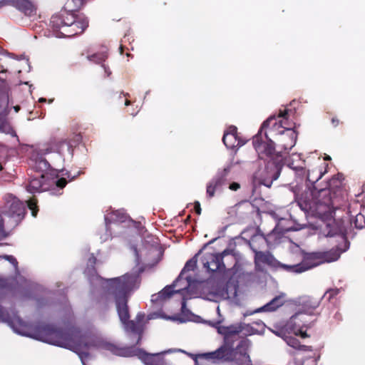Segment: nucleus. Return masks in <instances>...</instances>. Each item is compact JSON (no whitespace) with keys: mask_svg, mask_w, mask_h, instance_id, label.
I'll return each mask as SVG.
<instances>
[{"mask_svg":"<svg viewBox=\"0 0 365 365\" xmlns=\"http://www.w3.org/2000/svg\"><path fill=\"white\" fill-rule=\"evenodd\" d=\"M289 109L280 110L277 120L275 116L268 118L262 124L258 133L253 138V146L259 155H264L269 158L264 170L260 175L259 182L266 187H270L273 181L278 179L281 170L284 165L282 151L275 150L274 143L269 135H281L286 129L292 126L288 121Z\"/></svg>","mask_w":365,"mask_h":365,"instance_id":"obj_1","label":"nucleus"},{"mask_svg":"<svg viewBox=\"0 0 365 365\" xmlns=\"http://www.w3.org/2000/svg\"><path fill=\"white\" fill-rule=\"evenodd\" d=\"M9 325L15 332L21 335L30 336L76 352L83 365H86L84 358L88 356V353L83 351V349L91 346L102 347L119 356L130 355L128 350L117 349L114 345L108 343H97L93 339H81L76 334L63 332L52 325H40L34 331H30L29 327L19 317L9 322Z\"/></svg>","mask_w":365,"mask_h":365,"instance_id":"obj_2","label":"nucleus"},{"mask_svg":"<svg viewBox=\"0 0 365 365\" xmlns=\"http://www.w3.org/2000/svg\"><path fill=\"white\" fill-rule=\"evenodd\" d=\"M110 292L114 295L119 318L125 329L133 334L138 335L136 344L141 339V329L133 321H128L129 314L127 306L129 293L136 289L139 284L138 276L136 274H126L120 277L111 279Z\"/></svg>","mask_w":365,"mask_h":365,"instance_id":"obj_3","label":"nucleus"},{"mask_svg":"<svg viewBox=\"0 0 365 365\" xmlns=\"http://www.w3.org/2000/svg\"><path fill=\"white\" fill-rule=\"evenodd\" d=\"M50 24L57 37H73L85 31L88 20L84 15L59 13L51 16Z\"/></svg>","mask_w":365,"mask_h":365,"instance_id":"obj_4","label":"nucleus"},{"mask_svg":"<svg viewBox=\"0 0 365 365\" xmlns=\"http://www.w3.org/2000/svg\"><path fill=\"white\" fill-rule=\"evenodd\" d=\"M344 248L337 247L334 249H331L329 251L310 253L308 255L305 262L297 264L296 267L299 269H296V271L304 272L324 262L329 263L336 261L340 257L341 254L349 248V243L345 240H344Z\"/></svg>","mask_w":365,"mask_h":365,"instance_id":"obj_5","label":"nucleus"},{"mask_svg":"<svg viewBox=\"0 0 365 365\" xmlns=\"http://www.w3.org/2000/svg\"><path fill=\"white\" fill-rule=\"evenodd\" d=\"M232 165H229L222 170H218L215 175L207 183L206 194L209 198L214 197L216 191L227 185Z\"/></svg>","mask_w":365,"mask_h":365,"instance_id":"obj_6","label":"nucleus"},{"mask_svg":"<svg viewBox=\"0 0 365 365\" xmlns=\"http://www.w3.org/2000/svg\"><path fill=\"white\" fill-rule=\"evenodd\" d=\"M7 5L15 7L26 16L36 14V6L31 0H0V9Z\"/></svg>","mask_w":365,"mask_h":365,"instance_id":"obj_7","label":"nucleus"},{"mask_svg":"<svg viewBox=\"0 0 365 365\" xmlns=\"http://www.w3.org/2000/svg\"><path fill=\"white\" fill-rule=\"evenodd\" d=\"M344 178L342 173L334 175L328 182L327 189L330 190L334 198L339 202L347 196V192L344 182Z\"/></svg>","mask_w":365,"mask_h":365,"instance_id":"obj_8","label":"nucleus"},{"mask_svg":"<svg viewBox=\"0 0 365 365\" xmlns=\"http://www.w3.org/2000/svg\"><path fill=\"white\" fill-rule=\"evenodd\" d=\"M217 329V332L224 336V345L234 351L233 344L243 327L240 324H235L229 327L218 326Z\"/></svg>","mask_w":365,"mask_h":365,"instance_id":"obj_9","label":"nucleus"},{"mask_svg":"<svg viewBox=\"0 0 365 365\" xmlns=\"http://www.w3.org/2000/svg\"><path fill=\"white\" fill-rule=\"evenodd\" d=\"M251 345V342L247 339H242L237 346L235 350V359L237 365H253L247 350Z\"/></svg>","mask_w":365,"mask_h":365,"instance_id":"obj_10","label":"nucleus"},{"mask_svg":"<svg viewBox=\"0 0 365 365\" xmlns=\"http://www.w3.org/2000/svg\"><path fill=\"white\" fill-rule=\"evenodd\" d=\"M297 134L294 130L290 126L289 128L279 135L277 139V145L284 151L288 152L296 144Z\"/></svg>","mask_w":365,"mask_h":365,"instance_id":"obj_11","label":"nucleus"},{"mask_svg":"<svg viewBox=\"0 0 365 365\" xmlns=\"http://www.w3.org/2000/svg\"><path fill=\"white\" fill-rule=\"evenodd\" d=\"M226 255V251L222 254H206L202 259L204 267L211 272H215L224 267L222 262L223 255Z\"/></svg>","mask_w":365,"mask_h":365,"instance_id":"obj_12","label":"nucleus"},{"mask_svg":"<svg viewBox=\"0 0 365 365\" xmlns=\"http://www.w3.org/2000/svg\"><path fill=\"white\" fill-rule=\"evenodd\" d=\"M314 205H333L339 202L327 187L318 190L314 187Z\"/></svg>","mask_w":365,"mask_h":365,"instance_id":"obj_13","label":"nucleus"},{"mask_svg":"<svg viewBox=\"0 0 365 365\" xmlns=\"http://www.w3.org/2000/svg\"><path fill=\"white\" fill-rule=\"evenodd\" d=\"M308 219L319 218L322 221L331 220L332 218V212L322 211L319 208L321 207H299Z\"/></svg>","mask_w":365,"mask_h":365,"instance_id":"obj_14","label":"nucleus"},{"mask_svg":"<svg viewBox=\"0 0 365 365\" xmlns=\"http://www.w3.org/2000/svg\"><path fill=\"white\" fill-rule=\"evenodd\" d=\"M48 177H46L41 174L39 177L32 178L29 185L26 186V190L29 192H41L46 191L48 188L49 183L46 181L48 180Z\"/></svg>","mask_w":365,"mask_h":365,"instance_id":"obj_15","label":"nucleus"},{"mask_svg":"<svg viewBox=\"0 0 365 365\" xmlns=\"http://www.w3.org/2000/svg\"><path fill=\"white\" fill-rule=\"evenodd\" d=\"M234 352L232 349L227 347L225 345H222L215 351L205 353L203 356L206 359H223L225 361H231L232 354Z\"/></svg>","mask_w":365,"mask_h":365,"instance_id":"obj_16","label":"nucleus"},{"mask_svg":"<svg viewBox=\"0 0 365 365\" xmlns=\"http://www.w3.org/2000/svg\"><path fill=\"white\" fill-rule=\"evenodd\" d=\"M327 168L328 164L322 163L319 165L309 169L307 174V180L312 185L314 184L327 172Z\"/></svg>","mask_w":365,"mask_h":365,"instance_id":"obj_17","label":"nucleus"},{"mask_svg":"<svg viewBox=\"0 0 365 365\" xmlns=\"http://www.w3.org/2000/svg\"><path fill=\"white\" fill-rule=\"evenodd\" d=\"M314 187H307L300 194L295 195V201L297 205H314Z\"/></svg>","mask_w":365,"mask_h":365,"instance_id":"obj_18","label":"nucleus"},{"mask_svg":"<svg viewBox=\"0 0 365 365\" xmlns=\"http://www.w3.org/2000/svg\"><path fill=\"white\" fill-rule=\"evenodd\" d=\"M284 297L285 294H281L279 296L274 297L264 306L256 309L253 313L275 311L277 308L282 307L284 304Z\"/></svg>","mask_w":365,"mask_h":365,"instance_id":"obj_19","label":"nucleus"},{"mask_svg":"<svg viewBox=\"0 0 365 365\" xmlns=\"http://www.w3.org/2000/svg\"><path fill=\"white\" fill-rule=\"evenodd\" d=\"M176 282H174L171 286L165 287L162 291L151 296V302L154 303H160L163 301L170 299L174 293H178L179 291H174L173 287H175Z\"/></svg>","mask_w":365,"mask_h":365,"instance_id":"obj_20","label":"nucleus"},{"mask_svg":"<svg viewBox=\"0 0 365 365\" xmlns=\"http://www.w3.org/2000/svg\"><path fill=\"white\" fill-rule=\"evenodd\" d=\"M84 0H67L64 4L63 9L60 13H66L67 14L76 15L83 6Z\"/></svg>","mask_w":365,"mask_h":365,"instance_id":"obj_21","label":"nucleus"},{"mask_svg":"<svg viewBox=\"0 0 365 365\" xmlns=\"http://www.w3.org/2000/svg\"><path fill=\"white\" fill-rule=\"evenodd\" d=\"M9 112V93L0 89V120L5 118Z\"/></svg>","mask_w":365,"mask_h":365,"instance_id":"obj_22","label":"nucleus"},{"mask_svg":"<svg viewBox=\"0 0 365 365\" xmlns=\"http://www.w3.org/2000/svg\"><path fill=\"white\" fill-rule=\"evenodd\" d=\"M239 137L224 134L222 137V142L227 148L232 149L235 147H240L244 145V143L238 140Z\"/></svg>","mask_w":365,"mask_h":365,"instance_id":"obj_23","label":"nucleus"},{"mask_svg":"<svg viewBox=\"0 0 365 365\" xmlns=\"http://www.w3.org/2000/svg\"><path fill=\"white\" fill-rule=\"evenodd\" d=\"M82 140V136L80 133H73L72 136L65 138L60 141L61 145L66 144L69 148L76 147Z\"/></svg>","mask_w":365,"mask_h":365,"instance_id":"obj_24","label":"nucleus"},{"mask_svg":"<svg viewBox=\"0 0 365 365\" xmlns=\"http://www.w3.org/2000/svg\"><path fill=\"white\" fill-rule=\"evenodd\" d=\"M9 134L11 136H16L15 130L11 127V124L5 120L4 118L0 120V133Z\"/></svg>","mask_w":365,"mask_h":365,"instance_id":"obj_25","label":"nucleus"},{"mask_svg":"<svg viewBox=\"0 0 365 365\" xmlns=\"http://www.w3.org/2000/svg\"><path fill=\"white\" fill-rule=\"evenodd\" d=\"M287 344L289 346H290L294 349H299V350L309 351H312V349L311 346H307L306 345H301L299 341L295 338L287 339Z\"/></svg>","mask_w":365,"mask_h":365,"instance_id":"obj_26","label":"nucleus"},{"mask_svg":"<svg viewBox=\"0 0 365 365\" xmlns=\"http://www.w3.org/2000/svg\"><path fill=\"white\" fill-rule=\"evenodd\" d=\"M201 252V250L197 254L195 255L192 259H190V260H188L183 269L182 270L179 277L177 279V280L175 282H177L179 278L183 274L184 272H188V271H191V270H194L195 267H196L197 265V255L200 254V252Z\"/></svg>","mask_w":365,"mask_h":365,"instance_id":"obj_27","label":"nucleus"},{"mask_svg":"<svg viewBox=\"0 0 365 365\" xmlns=\"http://www.w3.org/2000/svg\"><path fill=\"white\" fill-rule=\"evenodd\" d=\"M5 205H22V202L11 193H6L4 196Z\"/></svg>","mask_w":365,"mask_h":365,"instance_id":"obj_28","label":"nucleus"},{"mask_svg":"<svg viewBox=\"0 0 365 365\" xmlns=\"http://www.w3.org/2000/svg\"><path fill=\"white\" fill-rule=\"evenodd\" d=\"M128 218L122 210H115L113 212L110 219L113 221L123 222Z\"/></svg>","mask_w":365,"mask_h":365,"instance_id":"obj_29","label":"nucleus"},{"mask_svg":"<svg viewBox=\"0 0 365 365\" xmlns=\"http://www.w3.org/2000/svg\"><path fill=\"white\" fill-rule=\"evenodd\" d=\"M354 203H359L365 206V185H363V190L361 193L355 195Z\"/></svg>","mask_w":365,"mask_h":365,"instance_id":"obj_30","label":"nucleus"},{"mask_svg":"<svg viewBox=\"0 0 365 365\" xmlns=\"http://www.w3.org/2000/svg\"><path fill=\"white\" fill-rule=\"evenodd\" d=\"M255 259L256 262H267L269 260V257L267 255L262 252H255Z\"/></svg>","mask_w":365,"mask_h":365,"instance_id":"obj_31","label":"nucleus"},{"mask_svg":"<svg viewBox=\"0 0 365 365\" xmlns=\"http://www.w3.org/2000/svg\"><path fill=\"white\" fill-rule=\"evenodd\" d=\"M90 61H93L96 63H100L104 61L106 56L103 53L93 54L88 57Z\"/></svg>","mask_w":365,"mask_h":365,"instance_id":"obj_32","label":"nucleus"},{"mask_svg":"<svg viewBox=\"0 0 365 365\" xmlns=\"http://www.w3.org/2000/svg\"><path fill=\"white\" fill-rule=\"evenodd\" d=\"M132 222L134 224L135 228L138 230V234L145 238L146 236L145 234L147 232V230L145 229L144 226L141 225V222L132 221Z\"/></svg>","mask_w":365,"mask_h":365,"instance_id":"obj_33","label":"nucleus"},{"mask_svg":"<svg viewBox=\"0 0 365 365\" xmlns=\"http://www.w3.org/2000/svg\"><path fill=\"white\" fill-rule=\"evenodd\" d=\"M282 212V207H277V209L273 212L272 215L275 219L279 220H286L287 215H281Z\"/></svg>","mask_w":365,"mask_h":365,"instance_id":"obj_34","label":"nucleus"},{"mask_svg":"<svg viewBox=\"0 0 365 365\" xmlns=\"http://www.w3.org/2000/svg\"><path fill=\"white\" fill-rule=\"evenodd\" d=\"M299 316H300L299 313H296L295 314L292 316L291 318L289 319L288 325L292 327L293 329H295V327H299V325L297 324V321H296Z\"/></svg>","mask_w":365,"mask_h":365,"instance_id":"obj_35","label":"nucleus"},{"mask_svg":"<svg viewBox=\"0 0 365 365\" xmlns=\"http://www.w3.org/2000/svg\"><path fill=\"white\" fill-rule=\"evenodd\" d=\"M224 134H228L238 137L237 128L235 125H230Z\"/></svg>","mask_w":365,"mask_h":365,"instance_id":"obj_36","label":"nucleus"},{"mask_svg":"<svg viewBox=\"0 0 365 365\" xmlns=\"http://www.w3.org/2000/svg\"><path fill=\"white\" fill-rule=\"evenodd\" d=\"M67 180L64 178H61L60 179L56 180L54 183L59 188H63L67 185Z\"/></svg>","mask_w":365,"mask_h":365,"instance_id":"obj_37","label":"nucleus"},{"mask_svg":"<svg viewBox=\"0 0 365 365\" xmlns=\"http://www.w3.org/2000/svg\"><path fill=\"white\" fill-rule=\"evenodd\" d=\"M296 174L302 178H304V177L307 178V170H306L305 168L300 167L296 168Z\"/></svg>","mask_w":365,"mask_h":365,"instance_id":"obj_38","label":"nucleus"},{"mask_svg":"<svg viewBox=\"0 0 365 365\" xmlns=\"http://www.w3.org/2000/svg\"><path fill=\"white\" fill-rule=\"evenodd\" d=\"M25 202H26V205H28V206L37 205L38 200L34 195L33 197H30L29 200H26Z\"/></svg>","mask_w":365,"mask_h":365,"instance_id":"obj_39","label":"nucleus"},{"mask_svg":"<svg viewBox=\"0 0 365 365\" xmlns=\"http://www.w3.org/2000/svg\"><path fill=\"white\" fill-rule=\"evenodd\" d=\"M229 188L231 190L237 191V190H239L240 188V185L238 182H233L230 184Z\"/></svg>","mask_w":365,"mask_h":365,"instance_id":"obj_40","label":"nucleus"},{"mask_svg":"<svg viewBox=\"0 0 365 365\" xmlns=\"http://www.w3.org/2000/svg\"><path fill=\"white\" fill-rule=\"evenodd\" d=\"M265 205V202H264V200L263 199H259V200L255 199L253 203L252 204V206H255V205Z\"/></svg>","mask_w":365,"mask_h":365,"instance_id":"obj_41","label":"nucleus"},{"mask_svg":"<svg viewBox=\"0 0 365 365\" xmlns=\"http://www.w3.org/2000/svg\"><path fill=\"white\" fill-rule=\"evenodd\" d=\"M38 207H28V208L31 210L33 217H36L38 211Z\"/></svg>","mask_w":365,"mask_h":365,"instance_id":"obj_42","label":"nucleus"},{"mask_svg":"<svg viewBox=\"0 0 365 365\" xmlns=\"http://www.w3.org/2000/svg\"><path fill=\"white\" fill-rule=\"evenodd\" d=\"M5 258L8 259L11 263H12L14 265H16L17 262L16 259L13 256H6Z\"/></svg>","mask_w":365,"mask_h":365,"instance_id":"obj_43","label":"nucleus"},{"mask_svg":"<svg viewBox=\"0 0 365 365\" xmlns=\"http://www.w3.org/2000/svg\"><path fill=\"white\" fill-rule=\"evenodd\" d=\"M294 334L296 335L300 334L302 338H307L308 337V334L306 332H304L301 330H297V331H294Z\"/></svg>","mask_w":365,"mask_h":365,"instance_id":"obj_44","label":"nucleus"},{"mask_svg":"<svg viewBox=\"0 0 365 365\" xmlns=\"http://www.w3.org/2000/svg\"><path fill=\"white\" fill-rule=\"evenodd\" d=\"M336 234V231H334L330 230L327 233H324V236L326 237H333Z\"/></svg>","mask_w":365,"mask_h":365,"instance_id":"obj_45","label":"nucleus"},{"mask_svg":"<svg viewBox=\"0 0 365 365\" xmlns=\"http://www.w3.org/2000/svg\"><path fill=\"white\" fill-rule=\"evenodd\" d=\"M0 319L2 321H6L7 319L4 315V312L3 309L0 307Z\"/></svg>","mask_w":365,"mask_h":365,"instance_id":"obj_46","label":"nucleus"},{"mask_svg":"<svg viewBox=\"0 0 365 365\" xmlns=\"http://www.w3.org/2000/svg\"><path fill=\"white\" fill-rule=\"evenodd\" d=\"M194 211L197 215L201 214V207H194Z\"/></svg>","mask_w":365,"mask_h":365,"instance_id":"obj_47","label":"nucleus"},{"mask_svg":"<svg viewBox=\"0 0 365 365\" xmlns=\"http://www.w3.org/2000/svg\"><path fill=\"white\" fill-rule=\"evenodd\" d=\"M3 233V220L1 216L0 215V236Z\"/></svg>","mask_w":365,"mask_h":365,"instance_id":"obj_48","label":"nucleus"},{"mask_svg":"<svg viewBox=\"0 0 365 365\" xmlns=\"http://www.w3.org/2000/svg\"><path fill=\"white\" fill-rule=\"evenodd\" d=\"M331 121H332V123L334 124V126L338 125V124H339V120L338 119H336L335 118H333L331 119Z\"/></svg>","mask_w":365,"mask_h":365,"instance_id":"obj_49","label":"nucleus"},{"mask_svg":"<svg viewBox=\"0 0 365 365\" xmlns=\"http://www.w3.org/2000/svg\"><path fill=\"white\" fill-rule=\"evenodd\" d=\"M13 108H14V109L16 113H18L20 110V109H21V107L19 106H18V105L14 106Z\"/></svg>","mask_w":365,"mask_h":365,"instance_id":"obj_50","label":"nucleus"},{"mask_svg":"<svg viewBox=\"0 0 365 365\" xmlns=\"http://www.w3.org/2000/svg\"><path fill=\"white\" fill-rule=\"evenodd\" d=\"M296 266H297V265H294V266L292 267V269H293L294 272H297L296 271V269H297L298 268H297V267H296ZM289 267H290V268H291V267L287 266V268H289Z\"/></svg>","mask_w":365,"mask_h":365,"instance_id":"obj_51","label":"nucleus"},{"mask_svg":"<svg viewBox=\"0 0 365 365\" xmlns=\"http://www.w3.org/2000/svg\"><path fill=\"white\" fill-rule=\"evenodd\" d=\"M46 98H41L39 99V102H46Z\"/></svg>","mask_w":365,"mask_h":365,"instance_id":"obj_52","label":"nucleus"},{"mask_svg":"<svg viewBox=\"0 0 365 365\" xmlns=\"http://www.w3.org/2000/svg\"><path fill=\"white\" fill-rule=\"evenodd\" d=\"M104 67V69H105V72L108 73V76L110 74V72H108L107 69L106 68L105 66L103 65V66Z\"/></svg>","mask_w":365,"mask_h":365,"instance_id":"obj_53","label":"nucleus"},{"mask_svg":"<svg viewBox=\"0 0 365 365\" xmlns=\"http://www.w3.org/2000/svg\"><path fill=\"white\" fill-rule=\"evenodd\" d=\"M130 101H128V100L125 101V106H128V105H130Z\"/></svg>","mask_w":365,"mask_h":365,"instance_id":"obj_54","label":"nucleus"},{"mask_svg":"<svg viewBox=\"0 0 365 365\" xmlns=\"http://www.w3.org/2000/svg\"><path fill=\"white\" fill-rule=\"evenodd\" d=\"M324 160H331V158H330V156L327 155V156H326V157L324 158Z\"/></svg>","mask_w":365,"mask_h":365,"instance_id":"obj_55","label":"nucleus"},{"mask_svg":"<svg viewBox=\"0 0 365 365\" xmlns=\"http://www.w3.org/2000/svg\"><path fill=\"white\" fill-rule=\"evenodd\" d=\"M194 205L199 206V205H200V204L198 201H196V202H195Z\"/></svg>","mask_w":365,"mask_h":365,"instance_id":"obj_56","label":"nucleus"},{"mask_svg":"<svg viewBox=\"0 0 365 365\" xmlns=\"http://www.w3.org/2000/svg\"><path fill=\"white\" fill-rule=\"evenodd\" d=\"M182 309H185V302L182 303Z\"/></svg>","mask_w":365,"mask_h":365,"instance_id":"obj_57","label":"nucleus"},{"mask_svg":"<svg viewBox=\"0 0 365 365\" xmlns=\"http://www.w3.org/2000/svg\"><path fill=\"white\" fill-rule=\"evenodd\" d=\"M120 53H123V46H120Z\"/></svg>","mask_w":365,"mask_h":365,"instance_id":"obj_58","label":"nucleus"},{"mask_svg":"<svg viewBox=\"0 0 365 365\" xmlns=\"http://www.w3.org/2000/svg\"><path fill=\"white\" fill-rule=\"evenodd\" d=\"M147 237H149V238H150V239H151V240H153V237H150L149 235H147Z\"/></svg>","mask_w":365,"mask_h":365,"instance_id":"obj_59","label":"nucleus"},{"mask_svg":"<svg viewBox=\"0 0 365 365\" xmlns=\"http://www.w3.org/2000/svg\"><path fill=\"white\" fill-rule=\"evenodd\" d=\"M330 225H331L330 222H328L327 225V227H329Z\"/></svg>","mask_w":365,"mask_h":365,"instance_id":"obj_60","label":"nucleus"},{"mask_svg":"<svg viewBox=\"0 0 365 365\" xmlns=\"http://www.w3.org/2000/svg\"><path fill=\"white\" fill-rule=\"evenodd\" d=\"M3 169L2 165L0 164V170Z\"/></svg>","mask_w":365,"mask_h":365,"instance_id":"obj_61","label":"nucleus"},{"mask_svg":"<svg viewBox=\"0 0 365 365\" xmlns=\"http://www.w3.org/2000/svg\"><path fill=\"white\" fill-rule=\"evenodd\" d=\"M220 322H221L220 321H218V322H217V324H219Z\"/></svg>","mask_w":365,"mask_h":365,"instance_id":"obj_62","label":"nucleus"}]
</instances>
